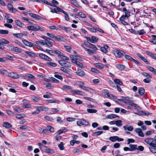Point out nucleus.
I'll return each mask as SVG.
<instances>
[{
  "label": "nucleus",
  "mask_w": 156,
  "mask_h": 156,
  "mask_svg": "<svg viewBox=\"0 0 156 156\" xmlns=\"http://www.w3.org/2000/svg\"><path fill=\"white\" fill-rule=\"evenodd\" d=\"M144 142L150 146L156 145V135L154 138L149 137L146 138L144 140Z\"/></svg>",
  "instance_id": "1"
},
{
  "label": "nucleus",
  "mask_w": 156,
  "mask_h": 156,
  "mask_svg": "<svg viewBox=\"0 0 156 156\" xmlns=\"http://www.w3.org/2000/svg\"><path fill=\"white\" fill-rule=\"evenodd\" d=\"M112 52L116 57L119 58L122 57L125 54L124 52L118 49L113 50Z\"/></svg>",
  "instance_id": "2"
},
{
  "label": "nucleus",
  "mask_w": 156,
  "mask_h": 156,
  "mask_svg": "<svg viewBox=\"0 0 156 156\" xmlns=\"http://www.w3.org/2000/svg\"><path fill=\"white\" fill-rule=\"evenodd\" d=\"M109 139L112 142H115L116 141H117L118 142L122 141L123 140V139L119 138L117 136H111L109 138Z\"/></svg>",
  "instance_id": "3"
},
{
  "label": "nucleus",
  "mask_w": 156,
  "mask_h": 156,
  "mask_svg": "<svg viewBox=\"0 0 156 156\" xmlns=\"http://www.w3.org/2000/svg\"><path fill=\"white\" fill-rule=\"evenodd\" d=\"M128 108L129 109H132L133 108H136L137 107V105L132 102H129L128 103Z\"/></svg>",
  "instance_id": "4"
},
{
  "label": "nucleus",
  "mask_w": 156,
  "mask_h": 156,
  "mask_svg": "<svg viewBox=\"0 0 156 156\" xmlns=\"http://www.w3.org/2000/svg\"><path fill=\"white\" fill-rule=\"evenodd\" d=\"M7 76L14 79H17L19 77V75L17 73L14 72L8 73Z\"/></svg>",
  "instance_id": "5"
},
{
  "label": "nucleus",
  "mask_w": 156,
  "mask_h": 156,
  "mask_svg": "<svg viewBox=\"0 0 156 156\" xmlns=\"http://www.w3.org/2000/svg\"><path fill=\"white\" fill-rule=\"evenodd\" d=\"M39 55L42 59H44L48 61H51L52 60L51 58L43 53H40L39 54Z\"/></svg>",
  "instance_id": "6"
},
{
  "label": "nucleus",
  "mask_w": 156,
  "mask_h": 156,
  "mask_svg": "<svg viewBox=\"0 0 156 156\" xmlns=\"http://www.w3.org/2000/svg\"><path fill=\"white\" fill-rule=\"evenodd\" d=\"M7 7L9 10L11 11L12 12L15 13L17 11V10L16 9L14 8L12 5L11 4H8Z\"/></svg>",
  "instance_id": "7"
},
{
  "label": "nucleus",
  "mask_w": 156,
  "mask_h": 156,
  "mask_svg": "<svg viewBox=\"0 0 156 156\" xmlns=\"http://www.w3.org/2000/svg\"><path fill=\"white\" fill-rule=\"evenodd\" d=\"M23 42L26 45L29 47H31L34 46H37V45L34 44L29 42L25 40H23Z\"/></svg>",
  "instance_id": "8"
},
{
  "label": "nucleus",
  "mask_w": 156,
  "mask_h": 156,
  "mask_svg": "<svg viewBox=\"0 0 156 156\" xmlns=\"http://www.w3.org/2000/svg\"><path fill=\"white\" fill-rule=\"evenodd\" d=\"M135 132L138 134V136L141 137H143L144 136V134L142 132L141 129L140 128H136L135 129Z\"/></svg>",
  "instance_id": "9"
},
{
  "label": "nucleus",
  "mask_w": 156,
  "mask_h": 156,
  "mask_svg": "<svg viewBox=\"0 0 156 156\" xmlns=\"http://www.w3.org/2000/svg\"><path fill=\"white\" fill-rule=\"evenodd\" d=\"M55 39L56 41H62L64 42L66 41V40L63 37L59 35L55 36Z\"/></svg>",
  "instance_id": "10"
},
{
  "label": "nucleus",
  "mask_w": 156,
  "mask_h": 156,
  "mask_svg": "<svg viewBox=\"0 0 156 156\" xmlns=\"http://www.w3.org/2000/svg\"><path fill=\"white\" fill-rule=\"evenodd\" d=\"M122 11L125 12V16L126 17V18H129L130 16V12L128 10H127L124 7L122 9Z\"/></svg>",
  "instance_id": "11"
},
{
  "label": "nucleus",
  "mask_w": 156,
  "mask_h": 156,
  "mask_svg": "<svg viewBox=\"0 0 156 156\" xmlns=\"http://www.w3.org/2000/svg\"><path fill=\"white\" fill-rule=\"evenodd\" d=\"M37 24H35L34 26H30L27 27V29L30 30H32L35 31H37Z\"/></svg>",
  "instance_id": "12"
},
{
  "label": "nucleus",
  "mask_w": 156,
  "mask_h": 156,
  "mask_svg": "<svg viewBox=\"0 0 156 156\" xmlns=\"http://www.w3.org/2000/svg\"><path fill=\"white\" fill-rule=\"evenodd\" d=\"M149 149L150 151L152 153H156V145L152 146H149Z\"/></svg>",
  "instance_id": "13"
},
{
  "label": "nucleus",
  "mask_w": 156,
  "mask_h": 156,
  "mask_svg": "<svg viewBox=\"0 0 156 156\" xmlns=\"http://www.w3.org/2000/svg\"><path fill=\"white\" fill-rule=\"evenodd\" d=\"M76 73L78 75L81 76H83L85 75L84 71L81 69H78L76 72Z\"/></svg>",
  "instance_id": "14"
},
{
  "label": "nucleus",
  "mask_w": 156,
  "mask_h": 156,
  "mask_svg": "<svg viewBox=\"0 0 156 156\" xmlns=\"http://www.w3.org/2000/svg\"><path fill=\"white\" fill-rule=\"evenodd\" d=\"M108 47L106 45H104L103 47H101L100 48L101 51L104 53H106L108 51L107 49L108 48Z\"/></svg>",
  "instance_id": "15"
},
{
  "label": "nucleus",
  "mask_w": 156,
  "mask_h": 156,
  "mask_svg": "<svg viewBox=\"0 0 156 156\" xmlns=\"http://www.w3.org/2000/svg\"><path fill=\"white\" fill-rule=\"evenodd\" d=\"M117 68L120 71L123 70L125 68V66L123 65L117 64L115 65Z\"/></svg>",
  "instance_id": "16"
},
{
  "label": "nucleus",
  "mask_w": 156,
  "mask_h": 156,
  "mask_svg": "<svg viewBox=\"0 0 156 156\" xmlns=\"http://www.w3.org/2000/svg\"><path fill=\"white\" fill-rule=\"evenodd\" d=\"M129 146L130 147V151H135L137 149V145H136L130 144Z\"/></svg>",
  "instance_id": "17"
},
{
  "label": "nucleus",
  "mask_w": 156,
  "mask_h": 156,
  "mask_svg": "<svg viewBox=\"0 0 156 156\" xmlns=\"http://www.w3.org/2000/svg\"><path fill=\"white\" fill-rule=\"evenodd\" d=\"M137 56L139 57L141 60L145 62L147 64H149V62L147 61V59L144 58L143 56L141 55L140 54H137Z\"/></svg>",
  "instance_id": "18"
},
{
  "label": "nucleus",
  "mask_w": 156,
  "mask_h": 156,
  "mask_svg": "<svg viewBox=\"0 0 156 156\" xmlns=\"http://www.w3.org/2000/svg\"><path fill=\"white\" fill-rule=\"evenodd\" d=\"M138 91L140 95L143 96L144 95L145 92V90L143 88H139L138 89Z\"/></svg>",
  "instance_id": "19"
},
{
  "label": "nucleus",
  "mask_w": 156,
  "mask_h": 156,
  "mask_svg": "<svg viewBox=\"0 0 156 156\" xmlns=\"http://www.w3.org/2000/svg\"><path fill=\"white\" fill-rule=\"evenodd\" d=\"M123 128L125 130H127L129 131H132L133 129V127L132 126L127 127L126 126H123Z\"/></svg>",
  "instance_id": "20"
},
{
  "label": "nucleus",
  "mask_w": 156,
  "mask_h": 156,
  "mask_svg": "<svg viewBox=\"0 0 156 156\" xmlns=\"http://www.w3.org/2000/svg\"><path fill=\"white\" fill-rule=\"evenodd\" d=\"M15 22L16 24L20 27H23L24 26V24L19 20H16Z\"/></svg>",
  "instance_id": "21"
},
{
  "label": "nucleus",
  "mask_w": 156,
  "mask_h": 156,
  "mask_svg": "<svg viewBox=\"0 0 156 156\" xmlns=\"http://www.w3.org/2000/svg\"><path fill=\"white\" fill-rule=\"evenodd\" d=\"M88 43L89 44V45L88 46V47L93 49V50H95L96 51L98 50L97 48L94 44H91L89 42H88Z\"/></svg>",
  "instance_id": "22"
},
{
  "label": "nucleus",
  "mask_w": 156,
  "mask_h": 156,
  "mask_svg": "<svg viewBox=\"0 0 156 156\" xmlns=\"http://www.w3.org/2000/svg\"><path fill=\"white\" fill-rule=\"evenodd\" d=\"M35 43L37 45L41 44L44 45L46 44V41L43 40H41L40 41H36Z\"/></svg>",
  "instance_id": "23"
},
{
  "label": "nucleus",
  "mask_w": 156,
  "mask_h": 156,
  "mask_svg": "<svg viewBox=\"0 0 156 156\" xmlns=\"http://www.w3.org/2000/svg\"><path fill=\"white\" fill-rule=\"evenodd\" d=\"M3 126L6 128H9L12 127V125L7 122H4L3 123Z\"/></svg>",
  "instance_id": "24"
},
{
  "label": "nucleus",
  "mask_w": 156,
  "mask_h": 156,
  "mask_svg": "<svg viewBox=\"0 0 156 156\" xmlns=\"http://www.w3.org/2000/svg\"><path fill=\"white\" fill-rule=\"evenodd\" d=\"M83 90L90 93H93L94 91V90L93 89L86 87H84Z\"/></svg>",
  "instance_id": "25"
},
{
  "label": "nucleus",
  "mask_w": 156,
  "mask_h": 156,
  "mask_svg": "<svg viewBox=\"0 0 156 156\" xmlns=\"http://www.w3.org/2000/svg\"><path fill=\"white\" fill-rule=\"evenodd\" d=\"M25 52L26 54H27L30 57H35L36 56V54L32 52L26 51Z\"/></svg>",
  "instance_id": "26"
},
{
  "label": "nucleus",
  "mask_w": 156,
  "mask_h": 156,
  "mask_svg": "<svg viewBox=\"0 0 156 156\" xmlns=\"http://www.w3.org/2000/svg\"><path fill=\"white\" fill-rule=\"evenodd\" d=\"M54 54H56L58 55V56L60 58L63 54V53H62L60 51L57 50H56L54 51Z\"/></svg>",
  "instance_id": "27"
},
{
  "label": "nucleus",
  "mask_w": 156,
  "mask_h": 156,
  "mask_svg": "<svg viewBox=\"0 0 156 156\" xmlns=\"http://www.w3.org/2000/svg\"><path fill=\"white\" fill-rule=\"evenodd\" d=\"M91 38V43H95L97 42L98 40V38L94 36H92Z\"/></svg>",
  "instance_id": "28"
},
{
  "label": "nucleus",
  "mask_w": 156,
  "mask_h": 156,
  "mask_svg": "<svg viewBox=\"0 0 156 156\" xmlns=\"http://www.w3.org/2000/svg\"><path fill=\"white\" fill-rule=\"evenodd\" d=\"M96 67L100 69H102L104 67V66L101 64L100 63H96L95 64Z\"/></svg>",
  "instance_id": "29"
},
{
  "label": "nucleus",
  "mask_w": 156,
  "mask_h": 156,
  "mask_svg": "<svg viewBox=\"0 0 156 156\" xmlns=\"http://www.w3.org/2000/svg\"><path fill=\"white\" fill-rule=\"evenodd\" d=\"M103 133V131H98L95 132L93 133V135L94 136H98L101 135Z\"/></svg>",
  "instance_id": "30"
},
{
  "label": "nucleus",
  "mask_w": 156,
  "mask_h": 156,
  "mask_svg": "<svg viewBox=\"0 0 156 156\" xmlns=\"http://www.w3.org/2000/svg\"><path fill=\"white\" fill-rule=\"evenodd\" d=\"M77 15L78 16L82 18H85L86 17V15L82 12H79Z\"/></svg>",
  "instance_id": "31"
},
{
  "label": "nucleus",
  "mask_w": 156,
  "mask_h": 156,
  "mask_svg": "<svg viewBox=\"0 0 156 156\" xmlns=\"http://www.w3.org/2000/svg\"><path fill=\"white\" fill-rule=\"evenodd\" d=\"M142 74L143 76H145L148 79H150L152 78V77L148 73L146 72H143Z\"/></svg>",
  "instance_id": "32"
},
{
  "label": "nucleus",
  "mask_w": 156,
  "mask_h": 156,
  "mask_svg": "<svg viewBox=\"0 0 156 156\" xmlns=\"http://www.w3.org/2000/svg\"><path fill=\"white\" fill-rule=\"evenodd\" d=\"M45 152L47 153L53 154L54 153L53 150L50 148L45 149Z\"/></svg>",
  "instance_id": "33"
},
{
  "label": "nucleus",
  "mask_w": 156,
  "mask_h": 156,
  "mask_svg": "<svg viewBox=\"0 0 156 156\" xmlns=\"http://www.w3.org/2000/svg\"><path fill=\"white\" fill-rule=\"evenodd\" d=\"M59 27L61 28L63 30H65L67 32L70 31V29L68 27H65L62 25H59Z\"/></svg>",
  "instance_id": "34"
},
{
  "label": "nucleus",
  "mask_w": 156,
  "mask_h": 156,
  "mask_svg": "<svg viewBox=\"0 0 156 156\" xmlns=\"http://www.w3.org/2000/svg\"><path fill=\"white\" fill-rule=\"evenodd\" d=\"M82 121V126H87L89 124V122L83 119H81Z\"/></svg>",
  "instance_id": "35"
},
{
  "label": "nucleus",
  "mask_w": 156,
  "mask_h": 156,
  "mask_svg": "<svg viewBox=\"0 0 156 156\" xmlns=\"http://www.w3.org/2000/svg\"><path fill=\"white\" fill-rule=\"evenodd\" d=\"M0 73L3 75L7 76L8 73V72L6 70L2 69H0Z\"/></svg>",
  "instance_id": "36"
},
{
  "label": "nucleus",
  "mask_w": 156,
  "mask_h": 156,
  "mask_svg": "<svg viewBox=\"0 0 156 156\" xmlns=\"http://www.w3.org/2000/svg\"><path fill=\"white\" fill-rule=\"evenodd\" d=\"M85 50L88 52L89 54H94L96 53V51L87 48H85Z\"/></svg>",
  "instance_id": "37"
},
{
  "label": "nucleus",
  "mask_w": 156,
  "mask_h": 156,
  "mask_svg": "<svg viewBox=\"0 0 156 156\" xmlns=\"http://www.w3.org/2000/svg\"><path fill=\"white\" fill-rule=\"evenodd\" d=\"M114 81L115 83L118 84L120 85H122L123 84L122 82L119 79H115L114 80Z\"/></svg>",
  "instance_id": "38"
},
{
  "label": "nucleus",
  "mask_w": 156,
  "mask_h": 156,
  "mask_svg": "<svg viewBox=\"0 0 156 156\" xmlns=\"http://www.w3.org/2000/svg\"><path fill=\"white\" fill-rule=\"evenodd\" d=\"M38 108H39L40 110L42 111H48V108L45 107L44 106H38Z\"/></svg>",
  "instance_id": "39"
},
{
  "label": "nucleus",
  "mask_w": 156,
  "mask_h": 156,
  "mask_svg": "<svg viewBox=\"0 0 156 156\" xmlns=\"http://www.w3.org/2000/svg\"><path fill=\"white\" fill-rule=\"evenodd\" d=\"M116 117H119V116L114 114H112L108 115V118L109 119L115 118Z\"/></svg>",
  "instance_id": "40"
},
{
  "label": "nucleus",
  "mask_w": 156,
  "mask_h": 156,
  "mask_svg": "<svg viewBox=\"0 0 156 156\" xmlns=\"http://www.w3.org/2000/svg\"><path fill=\"white\" fill-rule=\"evenodd\" d=\"M87 111L89 113H96L97 112V111L94 109H87Z\"/></svg>",
  "instance_id": "41"
},
{
  "label": "nucleus",
  "mask_w": 156,
  "mask_h": 156,
  "mask_svg": "<svg viewBox=\"0 0 156 156\" xmlns=\"http://www.w3.org/2000/svg\"><path fill=\"white\" fill-rule=\"evenodd\" d=\"M14 50H13V51H14L16 52H17L20 53V52H21L22 51V50L21 49H20V48H19L17 47L14 46Z\"/></svg>",
  "instance_id": "42"
},
{
  "label": "nucleus",
  "mask_w": 156,
  "mask_h": 156,
  "mask_svg": "<svg viewBox=\"0 0 156 156\" xmlns=\"http://www.w3.org/2000/svg\"><path fill=\"white\" fill-rule=\"evenodd\" d=\"M58 147H59L60 150H64V144L63 142H61L58 145Z\"/></svg>",
  "instance_id": "43"
},
{
  "label": "nucleus",
  "mask_w": 156,
  "mask_h": 156,
  "mask_svg": "<svg viewBox=\"0 0 156 156\" xmlns=\"http://www.w3.org/2000/svg\"><path fill=\"white\" fill-rule=\"evenodd\" d=\"M147 68L148 69H149L150 71L152 72H153L154 73L155 71L156 70V69H154L153 67L149 66H147Z\"/></svg>",
  "instance_id": "44"
},
{
  "label": "nucleus",
  "mask_w": 156,
  "mask_h": 156,
  "mask_svg": "<svg viewBox=\"0 0 156 156\" xmlns=\"http://www.w3.org/2000/svg\"><path fill=\"white\" fill-rule=\"evenodd\" d=\"M122 121L121 120H116V125L117 126L120 127L122 126Z\"/></svg>",
  "instance_id": "45"
},
{
  "label": "nucleus",
  "mask_w": 156,
  "mask_h": 156,
  "mask_svg": "<svg viewBox=\"0 0 156 156\" xmlns=\"http://www.w3.org/2000/svg\"><path fill=\"white\" fill-rule=\"evenodd\" d=\"M78 83H79L78 85H79V87L80 88H82V89H83V90L84 87H84H84L83 86V85L84 84V83L83 82H82V81H79V82H78Z\"/></svg>",
  "instance_id": "46"
},
{
  "label": "nucleus",
  "mask_w": 156,
  "mask_h": 156,
  "mask_svg": "<svg viewBox=\"0 0 156 156\" xmlns=\"http://www.w3.org/2000/svg\"><path fill=\"white\" fill-rule=\"evenodd\" d=\"M137 33L139 35H143L146 33V32L145 31L144 29L138 30L137 31Z\"/></svg>",
  "instance_id": "47"
},
{
  "label": "nucleus",
  "mask_w": 156,
  "mask_h": 156,
  "mask_svg": "<svg viewBox=\"0 0 156 156\" xmlns=\"http://www.w3.org/2000/svg\"><path fill=\"white\" fill-rule=\"evenodd\" d=\"M23 34L22 33L14 34L13 35L17 38H20L23 36Z\"/></svg>",
  "instance_id": "48"
},
{
  "label": "nucleus",
  "mask_w": 156,
  "mask_h": 156,
  "mask_svg": "<svg viewBox=\"0 0 156 156\" xmlns=\"http://www.w3.org/2000/svg\"><path fill=\"white\" fill-rule=\"evenodd\" d=\"M63 46L67 51L68 52H70V50L72 48L71 47L69 46L65 45H64Z\"/></svg>",
  "instance_id": "49"
},
{
  "label": "nucleus",
  "mask_w": 156,
  "mask_h": 156,
  "mask_svg": "<svg viewBox=\"0 0 156 156\" xmlns=\"http://www.w3.org/2000/svg\"><path fill=\"white\" fill-rule=\"evenodd\" d=\"M73 93L74 94H78L80 95H83V94L84 93L82 91L80 90H74L73 91Z\"/></svg>",
  "instance_id": "50"
},
{
  "label": "nucleus",
  "mask_w": 156,
  "mask_h": 156,
  "mask_svg": "<svg viewBox=\"0 0 156 156\" xmlns=\"http://www.w3.org/2000/svg\"><path fill=\"white\" fill-rule=\"evenodd\" d=\"M154 131L153 130H150L147 132L145 133V135L147 136H150L154 133Z\"/></svg>",
  "instance_id": "51"
},
{
  "label": "nucleus",
  "mask_w": 156,
  "mask_h": 156,
  "mask_svg": "<svg viewBox=\"0 0 156 156\" xmlns=\"http://www.w3.org/2000/svg\"><path fill=\"white\" fill-rule=\"evenodd\" d=\"M83 98L85 100H87L88 101H89L92 102H94V101H95L94 99H93L91 98H90L85 97H83Z\"/></svg>",
  "instance_id": "52"
},
{
  "label": "nucleus",
  "mask_w": 156,
  "mask_h": 156,
  "mask_svg": "<svg viewBox=\"0 0 156 156\" xmlns=\"http://www.w3.org/2000/svg\"><path fill=\"white\" fill-rule=\"evenodd\" d=\"M71 3L77 7H78L79 6L76 0H71Z\"/></svg>",
  "instance_id": "53"
},
{
  "label": "nucleus",
  "mask_w": 156,
  "mask_h": 156,
  "mask_svg": "<svg viewBox=\"0 0 156 156\" xmlns=\"http://www.w3.org/2000/svg\"><path fill=\"white\" fill-rule=\"evenodd\" d=\"M46 51L51 55H54V51L46 49Z\"/></svg>",
  "instance_id": "54"
},
{
  "label": "nucleus",
  "mask_w": 156,
  "mask_h": 156,
  "mask_svg": "<svg viewBox=\"0 0 156 156\" xmlns=\"http://www.w3.org/2000/svg\"><path fill=\"white\" fill-rule=\"evenodd\" d=\"M9 31L7 30H0V34H7L8 33Z\"/></svg>",
  "instance_id": "55"
},
{
  "label": "nucleus",
  "mask_w": 156,
  "mask_h": 156,
  "mask_svg": "<svg viewBox=\"0 0 156 156\" xmlns=\"http://www.w3.org/2000/svg\"><path fill=\"white\" fill-rule=\"evenodd\" d=\"M50 79L51 81H52L54 83H58L59 82V81L58 80L55 79L54 77H51Z\"/></svg>",
  "instance_id": "56"
},
{
  "label": "nucleus",
  "mask_w": 156,
  "mask_h": 156,
  "mask_svg": "<svg viewBox=\"0 0 156 156\" xmlns=\"http://www.w3.org/2000/svg\"><path fill=\"white\" fill-rule=\"evenodd\" d=\"M47 129L49 130L51 132H53L54 131V129L51 126H47Z\"/></svg>",
  "instance_id": "57"
},
{
  "label": "nucleus",
  "mask_w": 156,
  "mask_h": 156,
  "mask_svg": "<svg viewBox=\"0 0 156 156\" xmlns=\"http://www.w3.org/2000/svg\"><path fill=\"white\" fill-rule=\"evenodd\" d=\"M66 61L63 60H59L58 61V63L62 66H64V64L66 62Z\"/></svg>",
  "instance_id": "58"
},
{
  "label": "nucleus",
  "mask_w": 156,
  "mask_h": 156,
  "mask_svg": "<svg viewBox=\"0 0 156 156\" xmlns=\"http://www.w3.org/2000/svg\"><path fill=\"white\" fill-rule=\"evenodd\" d=\"M63 66L67 68H69L71 67V65L69 62L66 61Z\"/></svg>",
  "instance_id": "59"
},
{
  "label": "nucleus",
  "mask_w": 156,
  "mask_h": 156,
  "mask_svg": "<svg viewBox=\"0 0 156 156\" xmlns=\"http://www.w3.org/2000/svg\"><path fill=\"white\" fill-rule=\"evenodd\" d=\"M26 76L28 78L31 79H34L35 78L34 76L30 74H26Z\"/></svg>",
  "instance_id": "60"
},
{
  "label": "nucleus",
  "mask_w": 156,
  "mask_h": 156,
  "mask_svg": "<svg viewBox=\"0 0 156 156\" xmlns=\"http://www.w3.org/2000/svg\"><path fill=\"white\" fill-rule=\"evenodd\" d=\"M87 15L89 17V19L92 21L93 22H96V20H95V18L94 17H93V16H90V15L88 14H87Z\"/></svg>",
  "instance_id": "61"
},
{
  "label": "nucleus",
  "mask_w": 156,
  "mask_h": 156,
  "mask_svg": "<svg viewBox=\"0 0 156 156\" xmlns=\"http://www.w3.org/2000/svg\"><path fill=\"white\" fill-rule=\"evenodd\" d=\"M47 101L48 102L50 103H57L58 102L57 100L52 99L47 100Z\"/></svg>",
  "instance_id": "62"
},
{
  "label": "nucleus",
  "mask_w": 156,
  "mask_h": 156,
  "mask_svg": "<svg viewBox=\"0 0 156 156\" xmlns=\"http://www.w3.org/2000/svg\"><path fill=\"white\" fill-rule=\"evenodd\" d=\"M125 58L127 60H130L131 61H132L133 58L131 57L130 56L127 55H125Z\"/></svg>",
  "instance_id": "63"
},
{
  "label": "nucleus",
  "mask_w": 156,
  "mask_h": 156,
  "mask_svg": "<svg viewBox=\"0 0 156 156\" xmlns=\"http://www.w3.org/2000/svg\"><path fill=\"white\" fill-rule=\"evenodd\" d=\"M149 41L154 44H156V39L152 38L149 40Z\"/></svg>",
  "instance_id": "64"
}]
</instances>
